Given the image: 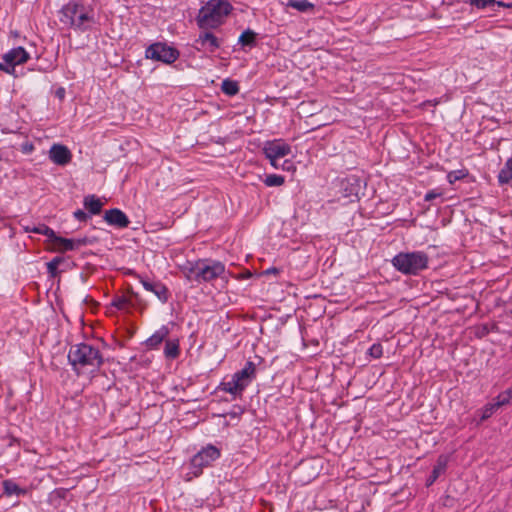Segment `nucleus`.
Returning <instances> with one entry per match:
<instances>
[{
    "label": "nucleus",
    "instance_id": "bb28decb",
    "mask_svg": "<svg viewBox=\"0 0 512 512\" xmlns=\"http://www.w3.org/2000/svg\"><path fill=\"white\" fill-rule=\"evenodd\" d=\"M222 91L229 96H233L238 93L239 86L236 81L225 79L221 84Z\"/></svg>",
    "mask_w": 512,
    "mask_h": 512
},
{
    "label": "nucleus",
    "instance_id": "f257e3e1",
    "mask_svg": "<svg viewBox=\"0 0 512 512\" xmlns=\"http://www.w3.org/2000/svg\"><path fill=\"white\" fill-rule=\"evenodd\" d=\"M68 360L77 374L85 371L94 372L103 363V357L99 349L86 343L71 346L68 352Z\"/></svg>",
    "mask_w": 512,
    "mask_h": 512
},
{
    "label": "nucleus",
    "instance_id": "7ed1b4c3",
    "mask_svg": "<svg viewBox=\"0 0 512 512\" xmlns=\"http://www.w3.org/2000/svg\"><path fill=\"white\" fill-rule=\"evenodd\" d=\"M232 6L227 0H209L196 17L197 25L202 30H209L223 24Z\"/></svg>",
    "mask_w": 512,
    "mask_h": 512
},
{
    "label": "nucleus",
    "instance_id": "a878e982",
    "mask_svg": "<svg viewBox=\"0 0 512 512\" xmlns=\"http://www.w3.org/2000/svg\"><path fill=\"white\" fill-rule=\"evenodd\" d=\"M497 8H511L512 2L505 3L496 0H482V12L491 8L493 11Z\"/></svg>",
    "mask_w": 512,
    "mask_h": 512
},
{
    "label": "nucleus",
    "instance_id": "423d86ee",
    "mask_svg": "<svg viewBox=\"0 0 512 512\" xmlns=\"http://www.w3.org/2000/svg\"><path fill=\"white\" fill-rule=\"evenodd\" d=\"M145 57L165 64H171L179 58V51L166 43L157 42L148 46L145 50Z\"/></svg>",
    "mask_w": 512,
    "mask_h": 512
},
{
    "label": "nucleus",
    "instance_id": "ddd939ff",
    "mask_svg": "<svg viewBox=\"0 0 512 512\" xmlns=\"http://www.w3.org/2000/svg\"><path fill=\"white\" fill-rule=\"evenodd\" d=\"M104 220L109 225L115 226L118 228H125L130 223L126 214L117 208L107 210L104 214Z\"/></svg>",
    "mask_w": 512,
    "mask_h": 512
},
{
    "label": "nucleus",
    "instance_id": "412c9836",
    "mask_svg": "<svg viewBox=\"0 0 512 512\" xmlns=\"http://www.w3.org/2000/svg\"><path fill=\"white\" fill-rule=\"evenodd\" d=\"M498 180L501 184H506L512 181V157H510L498 174Z\"/></svg>",
    "mask_w": 512,
    "mask_h": 512
},
{
    "label": "nucleus",
    "instance_id": "f8f14e48",
    "mask_svg": "<svg viewBox=\"0 0 512 512\" xmlns=\"http://www.w3.org/2000/svg\"><path fill=\"white\" fill-rule=\"evenodd\" d=\"M256 377V366L252 361H247L245 366L233 374V378L246 389Z\"/></svg>",
    "mask_w": 512,
    "mask_h": 512
},
{
    "label": "nucleus",
    "instance_id": "5701e85b",
    "mask_svg": "<svg viewBox=\"0 0 512 512\" xmlns=\"http://www.w3.org/2000/svg\"><path fill=\"white\" fill-rule=\"evenodd\" d=\"M4 493L8 496L25 494V490L20 488L13 480H5L2 483Z\"/></svg>",
    "mask_w": 512,
    "mask_h": 512
},
{
    "label": "nucleus",
    "instance_id": "7c9ffc66",
    "mask_svg": "<svg viewBox=\"0 0 512 512\" xmlns=\"http://www.w3.org/2000/svg\"><path fill=\"white\" fill-rule=\"evenodd\" d=\"M512 401V386L507 388L505 391L501 392L497 396V404L496 405H508Z\"/></svg>",
    "mask_w": 512,
    "mask_h": 512
},
{
    "label": "nucleus",
    "instance_id": "b1692460",
    "mask_svg": "<svg viewBox=\"0 0 512 512\" xmlns=\"http://www.w3.org/2000/svg\"><path fill=\"white\" fill-rule=\"evenodd\" d=\"M238 42L242 46L253 47L256 43V33L250 29H247L240 35Z\"/></svg>",
    "mask_w": 512,
    "mask_h": 512
},
{
    "label": "nucleus",
    "instance_id": "cd10ccee",
    "mask_svg": "<svg viewBox=\"0 0 512 512\" xmlns=\"http://www.w3.org/2000/svg\"><path fill=\"white\" fill-rule=\"evenodd\" d=\"M497 397L493 399L492 402H489L485 405L484 409H482V420H485L491 417L499 408L503 405H496Z\"/></svg>",
    "mask_w": 512,
    "mask_h": 512
},
{
    "label": "nucleus",
    "instance_id": "2f4dec72",
    "mask_svg": "<svg viewBox=\"0 0 512 512\" xmlns=\"http://www.w3.org/2000/svg\"><path fill=\"white\" fill-rule=\"evenodd\" d=\"M111 306L115 307L118 310L126 309L128 306V300L123 296L116 297L112 300Z\"/></svg>",
    "mask_w": 512,
    "mask_h": 512
},
{
    "label": "nucleus",
    "instance_id": "58836bf2",
    "mask_svg": "<svg viewBox=\"0 0 512 512\" xmlns=\"http://www.w3.org/2000/svg\"><path fill=\"white\" fill-rule=\"evenodd\" d=\"M265 273H266V274H271V273L276 274V273H278V269H277V268H275V267H273V268H269V269H267V270L265 271Z\"/></svg>",
    "mask_w": 512,
    "mask_h": 512
},
{
    "label": "nucleus",
    "instance_id": "2eb2a0df",
    "mask_svg": "<svg viewBox=\"0 0 512 512\" xmlns=\"http://www.w3.org/2000/svg\"><path fill=\"white\" fill-rule=\"evenodd\" d=\"M447 465L448 456L440 455L431 472V475L427 478L426 485L431 486L440 477V475H442L446 471Z\"/></svg>",
    "mask_w": 512,
    "mask_h": 512
},
{
    "label": "nucleus",
    "instance_id": "72a5a7b5",
    "mask_svg": "<svg viewBox=\"0 0 512 512\" xmlns=\"http://www.w3.org/2000/svg\"><path fill=\"white\" fill-rule=\"evenodd\" d=\"M73 216L76 220L80 221V222H85L88 220L89 218V215L87 213H85L83 210H76L74 213H73Z\"/></svg>",
    "mask_w": 512,
    "mask_h": 512
},
{
    "label": "nucleus",
    "instance_id": "c9c22d12",
    "mask_svg": "<svg viewBox=\"0 0 512 512\" xmlns=\"http://www.w3.org/2000/svg\"><path fill=\"white\" fill-rule=\"evenodd\" d=\"M72 241L75 244V249H77L81 246H85L88 243L87 238L72 239Z\"/></svg>",
    "mask_w": 512,
    "mask_h": 512
},
{
    "label": "nucleus",
    "instance_id": "473e14b6",
    "mask_svg": "<svg viewBox=\"0 0 512 512\" xmlns=\"http://www.w3.org/2000/svg\"><path fill=\"white\" fill-rule=\"evenodd\" d=\"M368 353L371 357L378 359L383 355V347L381 344L375 343L369 348Z\"/></svg>",
    "mask_w": 512,
    "mask_h": 512
},
{
    "label": "nucleus",
    "instance_id": "a211bd4d",
    "mask_svg": "<svg viewBox=\"0 0 512 512\" xmlns=\"http://www.w3.org/2000/svg\"><path fill=\"white\" fill-rule=\"evenodd\" d=\"M168 334V327L163 325L146 340V345L150 348H156L168 336Z\"/></svg>",
    "mask_w": 512,
    "mask_h": 512
},
{
    "label": "nucleus",
    "instance_id": "6ab92c4d",
    "mask_svg": "<svg viewBox=\"0 0 512 512\" xmlns=\"http://www.w3.org/2000/svg\"><path fill=\"white\" fill-rule=\"evenodd\" d=\"M179 341L177 339H168L165 342L164 355L168 359H175L179 356Z\"/></svg>",
    "mask_w": 512,
    "mask_h": 512
},
{
    "label": "nucleus",
    "instance_id": "39448f33",
    "mask_svg": "<svg viewBox=\"0 0 512 512\" xmlns=\"http://www.w3.org/2000/svg\"><path fill=\"white\" fill-rule=\"evenodd\" d=\"M429 258L422 251L399 253L392 259L396 270L405 275H417L428 267Z\"/></svg>",
    "mask_w": 512,
    "mask_h": 512
},
{
    "label": "nucleus",
    "instance_id": "f03ea898",
    "mask_svg": "<svg viewBox=\"0 0 512 512\" xmlns=\"http://www.w3.org/2000/svg\"><path fill=\"white\" fill-rule=\"evenodd\" d=\"M225 272V266L220 261L210 259H199L193 262H187L183 266V273L187 280L201 282H210L221 277Z\"/></svg>",
    "mask_w": 512,
    "mask_h": 512
},
{
    "label": "nucleus",
    "instance_id": "4468645a",
    "mask_svg": "<svg viewBox=\"0 0 512 512\" xmlns=\"http://www.w3.org/2000/svg\"><path fill=\"white\" fill-rule=\"evenodd\" d=\"M141 284L144 289L152 292L162 302L165 303L168 300V289L164 284L159 281H150L148 279H141Z\"/></svg>",
    "mask_w": 512,
    "mask_h": 512
},
{
    "label": "nucleus",
    "instance_id": "9b49d317",
    "mask_svg": "<svg viewBox=\"0 0 512 512\" xmlns=\"http://www.w3.org/2000/svg\"><path fill=\"white\" fill-rule=\"evenodd\" d=\"M49 158L53 163L64 166L71 161L72 154L66 146L53 144L49 150Z\"/></svg>",
    "mask_w": 512,
    "mask_h": 512
},
{
    "label": "nucleus",
    "instance_id": "4be33fe9",
    "mask_svg": "<svg viewBox=\"0 0 512 512\" xmlns=\"http://www.w3.org/2000/svg\"><path fill=\"white\" fill-rule=\"evenodd\" d=\"M26 231L45 235V236H47L49 242L52 241L54 234H55L54 230H52L50 227H48L45 224H39V225L32 226V227L27 226Z\"/></svg>",
    "mask_w": 512,
    "mask_h": 512
},
{
    "label": "nucleus",
    "instance_id": "e433bc0d",
    "mask_svg": "<svg viewBox=\"0 0 512 512\" xmlns=\"http://www.w3.org/2000/svg\"><path fill=\"white\" fill-rule=\"evenodd\" d=\"M447 178L450 183H453L454 181L460 179L461 176L458 175L457 172L453 171V172L448 173Z\"/></svg>",
    "mask_w": 512,
    "mask_h": 512
},
{
    "label": "nucleus",
    "instance_id": "1a4fd4ad",
    "mask_svg": "<svg viewBox=\"0 0 512 512\" xmlns=\"http://www.w3.org/2000/svg\"><path fill=\"white\" fill-rule=\"evenodd\" d=\"M29 58V53L23 47L13 48L3 55L4 62H0V70L7 74H13L15 66L26 63Z\"/></svg>",
    "mask_w": 512,
    "mask_h": 512
},
{
    "label": "nucleus",
    "instance_id": "0eeeda50",
    "mask_svg": "<svg viewBox=\"0 0 512 512\" xmlns=\"http://www.w3.org/2000/svg\"><path fill=\"white\" fill-rule=\"evenodd\" d=\"M221 456V451L214 445L208 444L198 451L191 459V466L194 469L193 474L198 476L202 473L204 467L210 466Z\"/></svg>",
    "mask_w": 512,
    "mask_h": 512
},
{
    "label": "nucleus",
    "instance_id": "9d476101",
    "mask_svg": "<svg viewBox=\"0 0 512 512\" xmlns=\"http://www.w3.org/2000/svg\"><path fill=\"white\" fill-rule=\"evenodd\" d=\"M222 44V41L210 31L203 30L195 40L197 50L214 53Z\"/></svg>",
    "mask_w": 512,
    "mask_h": 512
},
{
    "label": "nucleus",
    "instance_id": "dca6fc26",
    "mask_svg": "<svg viewBox=\"0 0 512 512\" xmlns=\"http://www.w3.org/2000/svg\"><path fill=\"white\" fill-rule=\"evenodd\" d=\"M218 389L231 394L234 398L241 396L245 390L243 386L233 378V376L230 380L222 381Z\"/></svg>",
    "mask_w": 512,
    "mask_h": 512
},
{
    "label": "nucleus",
    "instance_id": "a19ab883",
    "mask_svg": "<svg viewBox=\"0 0 512 512\" xmlns=\"http://www.w3.org/2000/svg\"><path fill=\"white\" fill-rule=\"evenodd\" d=\"M481 331H482V335H484L485 333H488V329L485 325H482Z\"/></svg>",
    "mask_w": 512,
    "mask_h": 512
},
{
    "label": "nucleus",
    "instance_id": "4c0bfd02",
    "mask_svg": "<svg viewBox=\"0 0 512 512\" xmlns=\"http://www.w3.org/2000/svg\"><path fill=\"white\" fill-rule=\"evenodd\" d=\"M34 149L33 145L32 144H25L23 146V151L24 152H31L32 150Z\"/></svg>",
    "mask_w": 512,
    "mask_h": 512
},
{
    "label": "nucleus",
    "instance_id": "20e7f679",
    "mask_svg": "<svg viewBox=\"0 0 512 512\" xmlns=\"http://www.w3.org/2000/svg\"><path fill=\"white\" fill-rule=\"evenodd\" d=\"M60 22L79 31L88 30L93 23L90 11L81 3L71 0L60 10Z\"/></svg>",
    "mask_w": 512,
    "mask_h": 512
},
{
    "label": "nucleus",
    "instance_id": "6e6552de",
    "mask_svg": "<svg viewBox=\"0 0 512 512\" xmlns=\"http://www.w3.org/2000/svg\"><path fill=\"white\" fill-rule=\"evenodd\" d=\"M263 153L274 168H278V160L291 153V146L283 139L269 140L264 143Z\"/></svg>",
    "mask_w": 512,
    "mask_h": 512
},
{
    "label": "nucleus",
    "instance_id": "c756f323",
    "mask_svg": "<svg viewBox=\"0 0 512 512\" xmlns=\"http://www.w3.org/2000/svg\"><path fill=\"white\" fill-rule=\"evenodd\" d=\"M63 262H64V258L63 257H60V256L54 257L51 261H49L47 263V271H48V273L52 277L56 276L57 273H58V267Z\"/></svg>",
    "mask_w": 512,
    "mask_h": 512
},
{
    "label": "nucleus",
    "instance_id": "f3484780",
    "mask_svg": "<svg viewBox=\"0 0 512 512\" xmlns=\"http://www.w3.org/2000/svg\"><path fill=\"white\" fill-rule=\"evenodd\" d=\"M83 205L92 215H98L102 211L103 202L95 195H87L83 199Z\"/></svg>",
    "mask_w": 512,
    "mask_h": 512
},
{
    "label": "nucleus",
    "instance_id": "ea45409f",
    "mask_svg": "<svg viewBox=\"0 0 512 512\" xmlns=\"http://www.w3.org/2000/svg\"><path fill=\"white\" fill-rule=\"evenodd\" d=\"M471 2L473 5L480 7V0H471Z\"/></svg>",
    "mask_w": 512,
    "mask_h": 512
},
{
    "label": "nucleus",
    "instance_id": "aec40b11",
    "mask_svg": "<svg viewBox=\"0 0 512 512\" xmlns=\"http://www.w3.org/2000/svg\"><path fill=\"white\" fill-rule=\"evenodd\" d=\"M53 245H55L61 251H72L75 250V244L72 239L63 238L57 236L56 233L51 241Z\"/></svg>",
    "mask_w": 512,
    "mask_h": 512
},
{
    "label": "nucleus",
    "instance_id": "393cba45",
    "mask_svg": "<svg viewBox=\"0 0 512 512\" xmlns=\"http://www.w3.org/2000/svg\"><path fill=\"white\" fill-rule=\"evenodd\" d=\"M288 7L294 8L300 12H307L313 9V4L308 0H289L287 3Z\"/></svg>",
    "mask_w": 512,
    "mask_h": 512
},
{
    "label": "nucleus",
    "instance_id": "f704fd0d",
    "mask_svg": "<svg viewBox=\"0 0 512 512\" xmlns=\"http://www.w3.org/2000/svg\"><path fill=\"white\" fill-rule=\"evenodd\" d=\"M442 195V192L439 190H430L425 194V201H432L433 199L440 197Z\"/></svg>",
    "mask_w": 512,
    "mask_h": 512
},
{
    "label": "nucleus",
    "instance_id": "c85d7f7f",
    "mask_svg": "<svg viewBox=\"0 0 512 512\" xmlns=\"http://www.w3.org/2000/svg\"><path fill=\"white\" fill-rule=\"evenodd\" d=\"M284 182L285 178L277 174L267 175L264 180V184L268 187H278L281 186Z\"/></svg>",
    "mask_w": 512,
    "mask_h": 512
}]
</instances>
